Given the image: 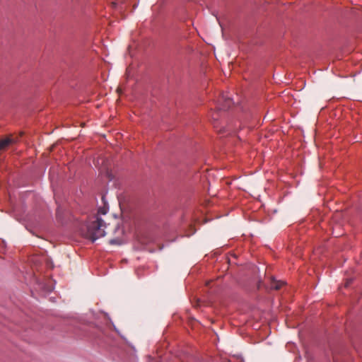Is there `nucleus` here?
<instances>
[{
  "instance_id": "39448f33",
  "label": "nucleus",
  "mask_w": 362,
  "mask_h": 362,
  "mask_svg": "<svg viewBox=\"0 0 362 362\" xmlns=\"http://www.w3.org/2000/svg\"><path fill=\"white\" fill-rule=\"evenodd\" d=\"M107 211V207L105 205L103 207L99 208V209H98V213L100 214L105 215V214H106Z\"/></svg>"
},
{
  "instance_id": "423d86ee",
  "label": "nucleus",
  "mask_w": 362,
  "mask_h": 362,
  "mask_svg": "<svg viewBox=\"0 0 362 362\" xmlns=\"http://www.w3.org/2000/svg\"><path fill=\"white\" fill-rule=\"evenodd\" d=\"M218 113L217 112H213L211 114V119L216 121V120H218Z\"/></svg>"
},
{
  "instance_id": "f257e3e1",
  "label": "nucleus",
  "mask_w": 362,
  "mask_h": 362,
  "mask_svg": "<svg viewBox=\"0 0 362 362\" xmlns=\"http://www.w3.org/2000/svg\"><path fill=\"white\" fill-rule=\"evenodd\" d=\"M94 218L93 221L88 222L87 224V232L86 234V238L92 242L105 235V228L106 226L103 220L98 216Z\"/></svg>"
},
{
  "instance_id": "20e7f679",
  "label": "nucleus",
  "mask_w": 362,
  "mask_h": 362,
  "mask_svg": "<svg viewBox=\"0 0 362 362\" xmlns=\"http://www.w3.org/2000/svg\"><path fill=\"white\" fill-rule=\"evenodd\" d=\"M284 281H276L274 278L271 279L270 287L272 289L279 290L284 285Z\"/></svg>"
},
{
  "instance_id": "0eeeda50",
  "label": "nucleus",
  "mask_w": 362,
  "mask_h": 362,
  "mask_svg": "<svg viewBox=\"0 0 362 362\" xmlns=\"http://www.w3.org/2000/svg\"><path fill=\"white\" fill-rule=\"evenodd\" d=\"M112 6H113V7H115V6H116V3L112 2Z\"/></svg>"
},
{
  "instance_id": "7ed1b4c3",
  "label": "nucleus",
  "mask_w": 362,
  "mask_h": 362,
  "mask_svg": "<svg viewBox=\"0 0 362 362\" xmlns=\"http://www.w3.org/2000/svg\"><path fill=\"white\" fill-rule=\"evenodd\" d=\"M219 103L221 104H219L217 107L218 110H226L229 109L233 104L232 99L227 94H223L221 95Z\"/></svg>"
},
{
  "instance_id": "f03ea898",
  "label": "nucleus",
  "mask_w": 362,
  "mask_h": 362,
  "mask_svg": "<svg viewBox=\"0 0 362 362\" xmlns=\"http://www.w3.org/2000/svg\"><path fill=\"white\" fill-rule=\"evenodd\" d=\"M19 141V136H13L12 135L4 139H0V151H4L9 146L17 143Z\"/></svg>"
}]
</instances>
